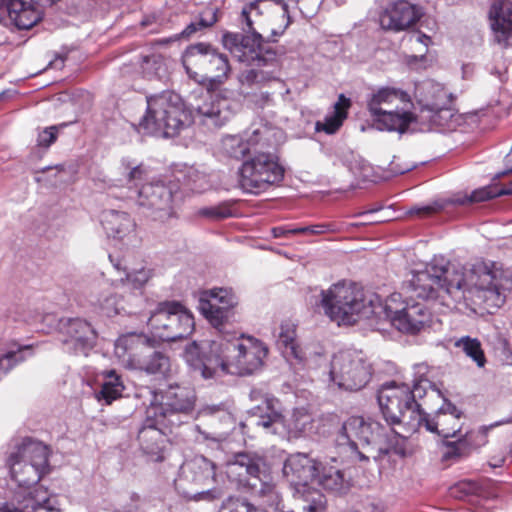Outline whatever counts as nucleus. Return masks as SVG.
Listing matches in <instances>:
<instances>
[{"instance_id":"obj_53","label":"nucleus","mask_w":512,"mask_h":512,"mask_svg":"<svg viewBox=\"0 0 512 512\" xmlns=\"http://www.w3.org/2000/svg\"><path fill=\"white\" fill-rule=\"evenodd\" d=\"M415 41L418 43V44H421L423 45V51L422 54L420 56H417V55H410L408 56L407 58V63L409 65H412L413 63L417 62V61H422L424 60L425 58V53L427 52V48L429 46V44L431 43V38L423 33H418L416 36H415Z\"/></svg>"},{"instance_id":"obj_45","label":"nucleus","mask_w":512,"mask_h":512,"mask_svg":"<svg viewBox=\"0 0 512 512\" xmlns=\"http://www.w3.org/2000/svg\"><path fill=\"white\" fill-rule=\"evenodd\" d=\"M510 420H501L490 425H484L476 430H466L463 434L467 439L470 449L479 448L487 443V436L490 430L503 424L509 423Z\"/></svg>"},{"instance_id":"obj_37","label":"nucleus","mask_w":512,"mask_h":512,"mask_svg":"<svg viewBox=\"0 0 512 512\" xmlns=\"http://www.w3.org/2000/svg\"><path fill=\"white\" fill-rule=\"evenodd\" d=\"M176 178L196 193H202L211 187L210 177L206 170L194 165H184L178 170Z\"/></svg>"},{"instance_id":"obj_5","label":"nucleus","mask_w":512,"mask_h":512,"mask_svg":"<svg viewBox=\"0 0 512 512\" xmlns=\"http://www.w3.org/2000/svg\"><path fill=\"white\" fill-rule=\"evenodd\" d=\"M50 453L47 445L29 438L17 441L8 447L5 454V466L10 479L18 486L19 491L14 493L12 502L4 506L17 505L16 498L18 496L35 495L42 491L58 500L56 495L50 494L46 489L33 488L51 471Z\"/></svg>"},{"instance_id":"obj_34","label":"nucleus","mask_w":512,"mask_h":512,"mask_svg":"<svg viewBox=\"0 0 512 512\" xmlns=\"http://www.w3.org/2000/svg\"><path fill=\"white\" fill-rule=\"evenodd\" d=\"M0 10L7 12L11 24L20 30L32 28L42 18L37 2H0Z\"/></svg>"},{"instance_id":"obj_31","label":"nucleus","mask_w":512,"mask_h":512,"mask_svg":"<svg viewBox=\"0 0 512 512\" xmlns=\"http://www.w3.org/2000/svg\"><path fill=\"white\" fill-rule=\"evenodd\" d=\"M498 186L491 185L485 186L474 190L471 194H456L447 201H434L428 205H416L408 210V214L411 216L425 217L433 213L442 210L446 203L464 205L467 203H475L486 201L495 197H498Z\"/></svg>"},{"instance_id":"obj_7","label":"nucleus","mask_w":512,"mask_h":512,"mask_svg":"<svg viewBox=\"0 0 512 512\" xmlns=\"http://www.w3.org/2000/svg\"><path fill=\"white\" fill-rule=\"evenodd\" d=\"M380 297L366 293L352 281L342 280L320 292L319 307L338 325H353L361 319L376 316Z\"/></svg>"},{"instance_id":"obj_51","label":"nucleus","mask_w":512,"mask_h":512,"mask_svg":"<svg viewBox=\"0 0 512 512\" xmlns=\"http://www.w3.org/2000/svg\"><path fill=\"white\" fill-rule=\"evenodd\" d=\"M58 128L50 126L38 133L37 144L40 147L48 148L57 139Z\"/></svg>"},{"instance_id":"obj_56","label":"nucleus","mask_w":512,"mask_h":512,"mask_svg":"<svg viewBox=\"0 0 512 512\" xmlns=\"http://www.w3.org/2000/svg\"><path fill=\"white\" fill-rule=\"evenodd\" d=\"M271 233L274 238L288 237L290 235L297 234L296 226H292V225H283V226L273 227L271 229Z\"/></svg>"},{"instance_id":"obj_63","label":"nucleus","mask_w":512,"mask_h":512,"mask_svg":"<svg viewBox=\"0 0 512 512\" xmlns=\"http://www.w3.org/2000/svg\"><path fill=\"white\" fill-rule=\"evenodd\" d=\"M277 3L282 5L283 13L287 14L288 18H290L289 14H288L289 13L288 12V9H289L288 3L287 2H277Z\"/></svg>"},{"instance_id":"obj_2","label":"nucleus","mask_w":512,"mask_h":512,"mask_svg":"<svg viewBox=\"0 0 512 512\" xmlns=\"http://www.w3.org/2000/svg\"><path fill=\"white\" fill-rule=\"evenodd\" d=\"M412 295L423 300L440 299L446 306L464 302L474 312L493 314L512 290V275L492 262L477 261L469 268L434 258L410 280Z\"/></svg>"},{"instance_id":"obj_4","label":"nucleus","mask_w":512,"mask_h":512,"mask_svg":"<svg viewBox=\"0 0 512 512\" xmlns=\"http://www.w3.org/2000/svg\"><path fill=\"white\" fill-rule=\"evenodd\" d=\"M283 476L293 490V496L302 501L303 512H323L326 499L310 486L317 482L324 489L341 491L344 488V475L337 467H326L304 453L288 456L283 465Z\"/></svg>"},{"instance_id":"obj_52","label":"nucleus","mask_w":512,"mask_h":512,"mask_svg":"<svg viewBox=\"0 0 512 512\" xmlns=\"http://www.w3.org/2000/svg\"><path fill=\"white\" fill-rule=\"evenodd\" d=\"M248 101L261 109L273 104V98L269 92H259L248 95Z\"/></svg>"},{"instance_id":"obj_6","label":"nucleus","mask_w":512,"mask_h":512,"mask_svg":"<svg viewBox=\"0 0 512 512\" xmlns=\"http://www.w3.org/2000/svg\"><path fill=\"white\" fill-rule=\"evenodd\" d=\"M195 404L196 395L192 389L170 385L165 390L153 394L146 412L151 418H159L161 422L171 427H178L190 420L206 416H215L221 421L232 422V416L224 404L205 405L198 411L195 410Z\"/></svg>"},{"instance_id":"obj_1","label":"nucleus","mask_w":512,"mask_h":512,"mask_svg":"<svg viewBox=\"0 0 512 512\" xmlns=\"http://www.w3.org/2000/svg\"><path fill=\"white\" fill-rule=\"evenodd\" d=\"M424 363L414 366L419 378L413 382V388L406 383L395 381L384 383L378 390L377 400L388 425L384 426L371 417L351 416L344 421L337 438L340 446H347L360 460L381 459L394 452L405 455V437L396 432L391 425L403 424L409 432L422 427L421 405L417 398L428 395L441 397V392L424 375L427 372Z\"/></svg>"},{"instance_id":"obj_16","label":"nucleus","mask_w":512,"mask_h":512,"mask_svg":"<svg viewBox=\"0 0 512 512\" xmlns=\"http://www.w3.org/2000/svg\"><path fill=\"white\" fill-rule=\"evenodd\" d=\"M182 63L189 77L198 82L210 79L220 84L230 72L227 56L206 43L189 46L182 56Z\"/></svg>"},{"instance_id":"obj_49","label":"nucleus","mask_w":512,"mask_h":512,"mask_svg":"<svg viewBox=\"0 0 512 512\" xmlns=\"http://www.w3.org/2000/svg\"><path fill=\"white\" fill-rule=\"evenodd\" d=\"M339 228L334 223H320L309 226H296L297 234L321 235L337 232Z\"/></svg>"},{"instance_id":"obj_58","label":"nucleus","mask_w":512,"mask_h":512,"mask_svg":"<svg viewBox=\"0 0 512 512\" xmlns=\"http://www.w3.org/2000/svg\"><path fill=\"white\" fill-rule=\"evenodd\" d=\"M198 22H191L187 27L182 31L181 36L182 37H190L192 34H194L196 31L202 29Z\"/></svg>"},{"instance_id":"obj_17","label":"nucleus","mask_w":512,"mask_h":512,"mask_svg":"<svg viewBox=\"0 0 512 512\" xmlns=\"http://www.w3.org/2000/svg\"><path fill=\"white\" fill-rule=\"evenodd\" d=\"M274 399H266L263 406L253 409L243 427H262L268 432L278 433L280 428L286 429L291 437L307 435L312 429V417L304 409H296L288 420H285L275 407Z\"/></svg>"},{"instance_id":"obj_47","label":"nucleus","mask_w":512,"mask_h":512,"mask_svg":"<svg viewBox=\"0 0 512 512\" xmlns=\"http://www.w3.org/2000/svg\"><path fill=\"white\" fill-rule=\"evenodd\" d=\"M261 10L259 7V2H249L247 3L241 11L239 16V22L242 26L243 31L246 32H256L254 29V24L261 17Z\"/></svg>"},{"instance_id":"obj_64","label":"nucleus","mask_w":512,"mask_h":512,"mask_svg":"<svg viewBox=\"0 0 512 512\" xmlns=\"http://www.w3.org/2000/svg\"><path fill=\"white\" fill-rule=\"evenodd\" d=\"M115 268L120 271L121 270V267H120V263H117V264H114Z\"/></svg>"},{"instance_id":"obj_24","label":"nucleus","mask_w":512,"mask_h":512,"mask_svg":"<svg viewBox=\"0 0 512 512\" xmlns=\"http://www.w3.org/2000/svg\"><path fill=\"white\" fill-rule=\"evenodd\" d=\"M227 91L207 90L202 101L193 106L200 122L210 127H221L232 117L236 102L228 97Z\"/></svg>"},{"instance_id":"obj_36","label":"nucleus","mask_w":512,"mask_h":512,"mask_svg":"<svg viewBox=\"0 0 512 512\" xmlns=\"http://www.w3.org/2000/svg\"><path fill=\"white\" fill-rule=\"evenodd\" d=\"M33 355L31 345L11 340L0 344V379L15 366Z\"/></svg>"},{"instance_id":"obj_60","label":"nucleus","mask_w":512,"mask_h":512,"mask_svg":"<svg viewBox=\"0 0 512 512\" xmlns=\"http://www.w3.org/2000/svg\"><path fill=\"white\" fill-rule=\"evenodd\" d=\"M511 194H512V181L508 185L503 186L502 188L498 187V195L499 196L511 195Z\"/></svg>"},{"instance_id":"obj_29","label":"nucleus","mask_w":512,"mask_h":512,"mask_svg":"<svg viewBox=\"0 0 512 512\" xmlns=\"http://www.w3.org/2000/svg\"><path fill=\"white\" fill-rule=\"evenodd\" d=\"M422 16V10L412 2H388L379 15L383 29L403 31L414 25Z\"/></svg>"},{"instance_id":"obj_54","label":"nucleus","mask_w":512,"mask_h":512,"mask_svg":"<svg viewBox=\"0 0 512 512\" xmlns=\"http://www.w3.org/2000/svg\"><path fill=\"white\" fill-rule=\"evenodd\" d=\"M218 20V9L215 7L206 8L199 16V25L203 28L212 26Z\"/></svg>"},{"instance_id":"obj_12","label":"nucleus","mask_w":512,"mask_h":512,"mask_svg":"<svg viewBox=\"0 0 512 512\" xmlns=\"http://www.w3.org/2000/svg\"><path fill=\"white\" fill-rule=\"evenodd\" d=\"M151 276L152 271L141 266L133 269L124 268L123 275L113 281L101 278L92 285L91 303L97 306L103 315L116 316L124 311L123 298L117 291H140Z\"/></svg>"},{"instance_id":"obj_62","label":"nucleus","mask_w":512,"mask_h":512,"mask_svg":"<svg viewBox=\"0 0 512 512\" xmlns=\"http://www.w3.org/2000/svg\"><path fill=\"white\" fill-rule=\"evenodd\" d=\"M504 461H505L504 458H499V459L495 460V462H490V465L494 468L501 467L503 465Z\"/></svg>"},{"instance_id":"obj_14","label":"nucleus","mask_w":512,"mask_h":512,"mask_svg":"<svg viewBox=\"0 0 512 512\" xmlns=\"http://www.w3.org/2000/svg\"><path fill=\"white\" fill-rule=\"evenodd\" d=\"M373 373L372 364L362 351L345 349L333 354L328 376L339 389L359 391L370 381Z\"/></svg>"},{"instance_id":"obj_39","label":"nucleus","mask_w":512,"mask_h":512,"mask_svg":"<svg viewBox=\"0 0 512 512\" xmlns=\"http://www.w3.org/2000/svg\"><path fill=\"white\" fill-rule=\"evenodd\" d=\"M415 93L423 109L429 108V104L433 105L434 103H450L448 92L445 90V88L441 84L431 80L417 84Z\"/></svg>"},{"instance_id":"obj_19","label":"nucleus","mask_w":512,"mask_h":512,"mask_svg":"<svg viewBox=\"0 0 512 512\" xmlns=\"http://www.w3.org/2000/svg\"><path fill=\"white\" fill-rule=\"evenodd\" d=\"M155 336L163 341H176L194 329L192 313L181 303L165 301L158 304L147 322Z\"/></svg>"},{"instance_id":"obj_20","label":"nucleus","mask_w":512,"mask_h":512,"mask_svg":"<svg viewBox=\"0 0 512 512\" xmlns=\"http://www.w3.org/2000/svg\"><path fill=\"white\" fill-rule=\"evenodd\" d=\"M285 139L282 129L262 121L253 123L241 135H226L222 138L221 148L228 156L241 159L252 148H274Z\"/></svg>"},{"instance_id":"obj_40","label":"nucleus","mask_w":512,"mask_h":512,"mask_svg":"<svg viewBox=\"0 0 512 512\" xmlns=\"http://www.w3.org/2000/svg\"><path fill=\"white\" fill-rule=\"evenodd\" d=\"M453 346L469 358L478 368H484L487 359L481 341L476 337L464 335L453 340Z\"/></svg>"},{"instance_id":"obj_26","label":"nucleus","mask_w":512,"mask_h":512,"mask_svg":"<svg viewBox=\"0 0 512 512\" xmlns=\"http://www.w3.org/2000/svg\"><path fill=\"white\" fill-rule=\"evenodd\" d=\"M463 413L454 404L443 398V404L433 414L422 412V426L427 431L436 433L444 439L457 437L463 433Z\"/></svg>"},{"instance_id":"obj_15","label":"nucleus","mask_w":512,"mask_h":512,"mask_svg":"<svg viewBox=\"0 0 512 512\" xmlns=\"http://www.w3.org/2000/svg\"><path fill=\"white\" fill-rule=\"evenodd\" d=\"M376 318L388 320L398 331L415 334L429 322L431 313L421 302L410 303L402 299L400 293H392L383 303L379 299Z\"/></svg>"},{"instance_id":"obj_48","label":"nucleus","mask_w":512,"mask_h":512,"mask_svg":"<svg viewBox=\"0 0 512 512\" xmlns=\"http://www.w3.org/2000/svg\"><path fill=\"white\" fill-rule=\"evenodd\" d=\"M220 512H267L258 509L250 502L240 498H228L221 506Z\"/></svg>"},{"instance_id":"obj_59","label":"nucleus","mask_w":512,"mask_h":512,"mask_svg":"<svg viewBox=\"0 0 512 512\" xmlns=\"http://www.w3.org/2000/svg\"><path fill=\"white\" fill-rule=\"evenodd\" d=\"M64 66V59L57 56L54 60L50 61L48 67L51 68H62Z\"/></svg>"},{"instance_id":"obj_21","label":"nucleus","mask_w":512,"mask_h":512,"mask_svg":"<svg viewBox=\"0 0 512 512\" xmlns=\"http://www.w3.org/2000/svg\"><path fill=\"white\" fill-rule=\"evenodd\" d=\"M239 297L231 287H214L200 293L198 309L209 324L220 334L235 317Z\"/></svg>"},{"instance_id":"obj_35","label":"nucleus","mask_w":512,"mask_h":512,"mask_svg":"<svg viewBox=\"0 0 512 512\" xmlns=\"http://www.w3.org/2000/svg\"><path fill=\"white\" fill-rule=\"evenodd\" d=\"M17 505L0 507V512H61L60 502L45 491L16 498Z\"/></svg>"},{"instance_id":"obj_38","label":"nucleus","mask_w":512,"mask_h":512,"mask_svg":"<svg viewBox=\"0 0 512 512\" xmlns=\"http://www.w3.org/2000/svg\"><path fill=\"white\" fill-rule=\"evenodd\" d=\"M351 106L349 98L344 94H340L337 102L334 104V112L325 117L323 121L315 123L317 132H325L326 134H334L343 124L347 117V110Z\"/></svg>"},{"instance_id":"obj_8","label":"nucleus","mask_w":512,"mask_h":512,"mask_svg":"<svg viewBox=\"0 0 512 512\" xmlns=\"http://www.w3.org/2000/svg\"><path fill=\"white\" fill-rule=\"evenodd\" d=\"M226 474L239 488L250 491L262 505L274 512H294L284 510L282 496L262 457L247 452L237 453L227 461Z\"/></svg>"},{"instance_id":"obj_44","label":"nucleus","mask_w":512,"mask_h":512,"mask_svg":"<svg viewBox=\"0 0 512 512\" xmlns=\"http://www.w3.org/2000/svg\"><path fill=\"white\" fill-rule=\"evenodd\" d=\"M449 104H440L434 103L433 105L429 104V108H425L422 112H427L428 115L425 116L431 124L436 127L446 128L450 127V121L452 120L454 114Z\"/></svg>"},{"instance_id":"obj_55","label":"nucleus","mask_w":512,"mask_h":512,"mask_svg":"<svg viewBox=\"0 0 512 512\" xmlns=\"http://www.w3.org/2000/svg\"><path fill=\"white\" fill-rule=\"evenodd\" d=\"M196 430L199 433V436L197 437V441H199V442L211 441V442L215 443L217 446H220L226 440V437H227V434L224 432L218 433V434H211V433L205 432L200 428V426H196Z\"/></svg>"},{"instance_id":"obj_42","label":"nucleus","mask_w":512,"mask_h":512,"mask_svg":"<svg viewBox=\"0 0 512 512\" xmlns=\"http://www.w3.org/2000/svg\"><path fill=\"white\" fill-rule=\"evenodd\" d=\"M124 385L120 377L114 370L107 371L103 374L101 389L96 393L99 402L109 405L122 395Z\"/></svg>"},{"instance_id":"obj_23","label":"nucleus","mask_w":512,"mask_h":512,"mask_svg":"<svg viewBox=\"0 0 512 512\" xmlns=\"http://www.w3.org/2000/svg\"><path fill=\"white\" fill-rule=\"evenodd\" d=\"M58 332L63 349L69 354L87 356L95 346L96 331L85 319L61 318Z\"/></svg>"},{"instance_id":"obj_50","label":"nucleus","mask_w":512,"mask_h":512,"mask_svg":"<svg viewBox=\"0 0 512 512\" xmlns=\"http://www.w3.org/2000/svg\"><path fill=\"white\" fill-rule=\"evenodd\" d=\"M200 213L201 215L209 218L224 219L232 216L233 211L230 204L222 203L216 206L203 208Z\"/></svg>"},{"instance_id":"obj_22","label":"nucleus","mask_w":512,"mask_h":512,"mask_svg":"<svg viewBox=\"0 0 512 512\" xmlns=\"http://www.w3.org/2000/svg\"><path fill=\"white\" fill-rule=\"evenodd\" d=\"M134 199L143 213L152 220L164 222L175 215V201L177 191L173 186H167L163 182L141 184L140 188L133 192Z\"/></svg>"},{"instance_id":"obj_3","label":"nucleus","mask_w":512,"mask_h":512,"mask_svg":"<svg viewBox=\"0 0 512 512\" xmlns=\"http://www.w3.org/2000/svg\"><path fill=\"white\" fill-rule=\"evenodd\" d=\"M267 354L268 348L259 339L228 330L217 339L187 344L183 357L195 374L208 380L223 374H253Z\"/></svg>"},{"instance_id":"obj_61","label":"nucleus","mask_w":512,"mask_h":512,"mask_svg":"<svg viewBox=\"0 0 512 512\" xmlns=\"http://www.w3.org/2000/svg\"><path fill=\"white\" fill-rule=\"evenodd\" d=\"M507 171L512 172V151L506 156Z\"/></svg>"},{"instance_id":"obj_28","label":"nucleus","mask_w":512,"mask_h":512,"mask_svg":"<svg viewBox=\"0 0 512 512\" xmlns=\"http://www.w3.org/2000/svg\"><path fill=\"white\" fill-rule=\"evenodd\" d=\"M252 66L239 74L238 80L242 86L262 88L272 82L284 85L280 78L281 65L276 52H267L260 62Z\"/></svg>"},{"instance_id":"obj_9","label":"nucleus","mask_w":512,"mask_h":512,"mask_svg":"<svg viewBox=\"0 0 512 512\" xmlns=\"http://www.w3.org/2000/svg\"><path fill=\"white\" fill-rule=\"evenodd\" d=\"M367 110L379 131L404 134L416 122L410 95L396 87H378L367 96Z\"/></svg>"},{"instance_id":"obj_13","label":"nucleus","mask_w":512,"mask_h":512,"mask_svg":"<svg viewBox=\"0 0 512 512\" xmlns=\"http://www.w3.org/2000/svg\"><path fill=\"white\" fill-rule=\"evenodd\" d=\"M215 464L202 455L187 460L181 467L176 482L177 489L187 499L212 501L223 496L218 487H210L216 482Z\"/></svg>"},{"instance_id":"obj_27","label":"nucleus","mask_w":512,"mask_h":512,"mask_svg":"<svg viewBox=\"0 0 512 512\" xmlns=\"http://www.w3.org/2000/svg\"><path fill=\"white\" fill-rule=\"evenodd\" d=\"M172 428L159 418L146 414L144 424L138 432L140 449L149 461L159 462L164 459L166 447V429Z\"/></svg>"},{"instance_id":"obj_25","label":"nucleus","mask_w":512,"mask_h":512,"mask_svg":"<svg viewBox=\"0 0 512 512\" xmlns=\"http://www.w3.org/2000/svg\"><path fill=\"white\" fill-rule=\"evenodd\" d=\"M222 42L239 62L250 66L260 62L267 52H275L270 46L263 43L262 36L257 32H251L246 36L225 33Z\"/></svg>"},{"instance_id":"obj_41","label":"nucleus","mask_w":512,"mask_h":512,"mask_svg":"<svg viewBox=\"0 0 512 512\" xmlns=\"http://www.w3.org/2000/svg\"><path fill=\"white\" fill-rule=\"evenodd\" d=\"M120 170L124 181L130 189V195L135 197L133 193L139 189V184L147 179L149 171L148 168L143 164H138L130 158H123L120 163Z\"/></svg>"},{"instance_id":"obj_32","label":"nucleus","mask_w":512,"mask_h":512,"mask_svg":"<svg viewBox=\"0 0 512 512\" xmlns=\"http://www.w3.org/2000/svg\"><path fill=\"white\" fill-rule=\"evenodd\" d=\"M276 345L283 356L290 362L309 365L310 359L297 341L296 324L291 320H283L274 332Z\"/></svg>"},{"instance_id":"obj_57","label":"nucleus","mask_w":512,"mask_h":512,"mask_svg":"<svg viewBox=\"0 0 512 512\" xmlns=\"http://www.w3.org/2000/svg\"><path fill=\"white\" fill-rule=\"evenodd\" d=\"M301 3H302V6L299 7V10L305 18H312L320 6L319 4H317L312 9H309L308 4H310L311 2H301Z\"/></svg>"},{"instance_id":"obj_43","label":"nucleus","mask_w":512,"mask_h":512,"mask_svg":"<svg viewBox=\"0 0 512 512\" xmlns=\"http://www.w3.org/2000/svg\"><path fill=\"white\" fill-rule=\"evenodd\" d=\"M143 78L148 80L163 79L168 74L166 59L161 54L144 56L139 65Z\"/></svg>"},{"instance_id":"obj_46","label":"nucleus","mask_w":512,"mask_h":512,"mask_svg":"<svg viewBox=\"0 0 512 512\" xmlns=\"http://www.w3.org/2000/svg\"><path fill=\"white\" fill-rule=\"evenodd\" d=\"M455 438L456 440L454 441H445L443 443L445 447L443 452L444 460L458 459L470 453L471 449L464 434L461 433Z\"/></svg>"},{"instance_id":"obj_33","label":"nucleus","mask_w":512,"mask_h":512,"mask_svg":"<svg viewBox=\"0 0 512 512\" xmlns=\"http://www.w3.org/2000/svg\"><path fill=\"white\" fill-rule=\"evenodd\" d=\"M101 223L108 237L123 241L125 244H132L136 241L135 222L126 212L104 211Z\"/></svg>"},{"instance_id":"obj_11","label":"nucleus","mask_w":512,"mask_h":512,"mask_svg":"<svg viewBox=\"0 0 512 512\" xmlns=\"http://www.w3.org/2000/svg\"><path fill=\"white\" fill-rule=\"evenodd\" d=\"M155 341L143 333H127L115 342L114 353L119 363L129 370L149 375L165 376L170 370V359L154 349Z\"/></svg>"},{"instance_id":"obj_10","label":"nucleus","mask_w":512,"mask_h":512,"mask_svg":"<svg viewBox=\"0 0 512 512\" xmlns=\"http://www.w3.org/2000/svg\"><path fill=\"white\" fill-rule=\"evenodd\" d=\"M191 115L181 97L172 91L147 97V110L139 128L156 137H175L191 125Z\"/></svg>"},{"instance_id":"obj_30","label":"nucleus","mask_w":512,"mask_h":512,"mask_svg":"<svg viewBox=\"0 0 512 512\" xmlns=\"http://www.w3.org/2000/svg\"><path fill=\"white\" fill-rule=\"evenodd\" d=\"M489 26L495 43L512 46V2H493L488 12Z\"/></svg>"},{"instance_id":"obj_18","label":"nucleus","mask_w":512,"mask_h":512,"mask_svg":"<svg viewBox=\"0 0 512 512\" xmlns=\"http://www.w3.org/2000/svg\"><path fill=\"white\" fill-rule=\"evenodd\" d=\"M283 178L284 168L278 163L277 157L269 152H256L239 169V185L250 194L265 192Z\"/></svg>"}]
</instances>
